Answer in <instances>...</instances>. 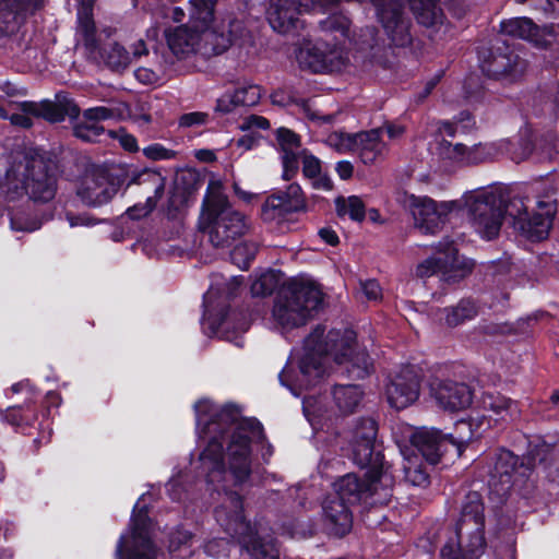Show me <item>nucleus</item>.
I'll return each mask as SVG.
<instances>
[{"label":"nucleus","mask_w":559,"mask_h":559,"mask_svg":"<svg viewBox=\"0 0 559 559\" xmlns=\"http://www.w3.org/2000/svg\"><path fill=\"white\" fill-rule=\"evenodd\" d=\"M197 433L205 443L197 462V473L214 490L224 491L223 502L215 509V519L253 559H278L272 539L257 537V530L246 521L242 501L229 484H243L251 474L252 443L263 439V428L253 418H242L231 405L218 406L203 399L194 404Z\"/></svg>","instance_id":"1"},{"label":"nucleus","mask_w":559,"mask_h":559,"mask_svg":"<svg viewBox=\"0 0 559 559\" xmlns=\"http://www.w3.org/2000/svg\"><path fill=\"white\" fill-rule=\"evenodd\" d=\"M557 189L544 190L536 201V212L528 213V198L521 192L510 193L502 185H490L465 192L460 200L436 202L428 197L409 195L405 206L415 227L423 234L435 235L448 221L449 214L465 210L476 233L491 240L499 235L508 215L514 229L532 241L545 239L557 213Z\"/></svg>","instance_id":"2"},{"label":"nucleus","mask_w":559,"mask_h":559,"mask_svg":"<svg viewBox=\"0 0 559 559\" xmlns=\"http://www.w3.org/2000/svg\"><path fill=\"white\" fill-rule=\"evenodd\" d=\"M324 332L323 326H316L305 338L301 349L292 353L278 376L281 384L296 397L320 382L331 359L340 365L349 362V372L356 378H365L371 371V359L365 349L356 345L353 330Z\"/></svg>","instance_id":"3"},{"label":"nucleus","mask_w":559,"mask_h":559,"mask_svg":"<svg viewBox=\"0 0 559 559\" xmlns=\"http://www.w3.org/2000/svg\"><path fill=\"white\" fill-rule=\"evenodd\" d=\"M215 7V0H189L188 23L166 32L167 45L178 60L222 53L242 36L241 23L237 21L230 24L227 35L213 28Z\"/></svg>","instance_id":"4"},{"label":"nucleus","mask_w":559,"mask_h":559,"mask_svg":"<svg viewBox=\"0 0 559 559\" xmlns=\"http://www.w3.org/2000/svg\"><path fill=\"white\" fill-rule=\"evenodd\" d=\"M323 293L309 280L295 278L287 282L276 294L272 321L281 333L286 334L306 325L319 311Z\"/></svg>","instance_id":"5"},{"label":"nucleus","mask_w":559,"mask_h":559,"mask_svg":"<svg viewBox=\"0 0 559 559\" xmlns=\"http://www.w3.org/2000/svg\"><path fill=\"white\" fill-rule=\"evenodd\" d=\"M484 506L477 492H469L452 536L441 549L442 559H478L485 548Z\"/></svg>","instance_id":"6"},{"label":"nucleus","mask_w":559,"mask_h":559,"mask_svg":"<svg viewBox=\"0 0 559 559\" xmlns=\"http://www.w3.org/2000/svg\"><path fill=\"white\" fill-rule=\"evenodd\" d=\"M364 476L354 473L342 476L335 484V496L353 506L360 502L369 504L385 503L393 486V477L384 465H368Z\"/></svg>","instance_id":"7"},{"label":"nucleus","mask_w":559,"mask_h":559,"mask_svg":"<svg viewBox=\"0 0 559 559\" xmlns=\"http://www.w3.org/2000/svg\"><path fill=\"white\" fill-rule=\"evenodd\" d=\"M94 0H80L76 19V40L85 47L93 57L97 55L108 68L116 72L124 71L131 63L130 52L119 43L112 41L100 49L99 41L104 34L109 36L107 29L97 32L93 20Z\"/></svg>","instance_id":"8"},{"label":"nucleus","mask_w":559,"mask_h":559,"mask_svg":"<svg viewBox=\"0 0 559 559\" xmlns=\"http://www.w3.org/2000/svg\"><path fill=\"white\" fill-rule=\"evenodd\" d=\"M147 495L143 493L136 501L131 516L130 530L121 534L116 551V559H156L157 549L153 543V524L147 516Z\"/></svg>","instance_id":"9"},{"label":"nucleus","mask_w":559,"mask_h":559,"mask_svg":"<svg viewBox=\"0 0 559 559\" xmlns=\"http://www.w3.org/2000/svg\"><path fill=\"white\" fill-rule=\"evenodd\" d=\"M241 284L242 277L237 276L231 277L229 283H213L203 297L202 325L204 331L210 335H222L237 346H242V340L239 336L233 337L228 334V322L225 318L223 302L225 297L231 296Z\"/></svg>","instance_id":"10"},{"label":"nucleus","mask_w":559,"mask_h":559,"mask_svg":"<svg viewBox=\"0 0 559 559\" xmlns=\"http://www.w3.org/2000/svg\"><path fill=\"white\" fill-rule=\"evenodd\" d=\"M22 176L26 193L35 201H50L56 193V176L50 165L37 153L25 156L24 164L8 171V177Z\"/></svg>","instance_id":"11"},{"label":"nucleus","mask_w":559,"mask_h":559,"mask_svg":"<svg viewBox=\"0 0 559 559\" xmlns=\"http://www.w3.org/2000/svg\"><path fill=\"white\" fill-rule=\"evenodd\" d=\"M481 71L497 80L514 81L526 70V61L506 41L497 39L489 48L478 51Z\"/></svg>","instance_id":"12"},{"label":"nucleus","mask_w":559,"mask_h":559,"mask_svg":"<svg viewBox=\"0 0 559 559\" xmlns=\"http://www.w3.org/2000/svg\"><path fill=\"white\" fill-rule=\"evenodd\" d=\"M199 225L216 248L230 246L248 229L246 217L233 207L215 213H201Z\"/></svg>","instance_id":"13"},{"label":"nucleus","mask_w":559,"mask_h":559,"mask_svg":"<svg viewBox=\"0 0 559 559\" xmlns=\"http://www.w3.org/2000/svg\"><path fill=\"white\" fill-rule=\"evenodd\" d=\"M299 67L313 73L341 71L348 58L344 49L337 45L330 46L323 40H304L296 50Z\"/></svg>","instance_id":"14"},{"label":"nucleus","mask_w":559,"mask_h":559,"mask_svg":"<svg viewBox=\"0 0 559 559\" xmlns=\"http://www.w3.org/2000/svg\"><path fill=\"white\" fill-rule=\"evenodd\" d=\"M378 22L390 41L404 47L412 41L411 19L405 0H371Z\"/></svg>","instance_id":"15"},{"label":"nucleus","mask_w":559,"mask_h":559,"mask_svg":"<svg viewBox=\"0 0 559 559\" xmlns=\"http://www.w3.org/2000/svg\"><path fill=\"white\" fill-rule=\"evenodd\" d=\"M509 142L507 140H499L497 142L477 143L472 146H466L462 143H450L442 141L439 144V156L442 160L451 165H477L480 163L489 162L501 155L503 147H507Z\"/></svg>","instance_id":"16"},{"label":"nucleus","mask_w":559,"mask_h":559,"mask_svg":"<svg viewBox=\"0 0 559 559\" xmlns=\"http://www.w3.org/2000/svg\"><path fill=\"white\" fill-rule=\"evenodd\" d=\"M377 430L372 418H359L347 433L353 460L360 467L383 465L381 453L374 449Z\"/></svg>","instance_id":"17"},{"label":"nucleus","mask_w":559,"mask_h":559,"mask_svg":"<svg viewBox=\"0 0 559 559\" xmlns=\"http://www.w3.org/2000/svg\"><path fill=\"white\" fill-rule=\"evenodd\" d=\"M420 372L414 366H403L391 373L385 385V396L395 409H404L415 403L420 393Z\"/></svg>","instance_id":"18"},{"label":"nucleus","mask_w":559,"mask_h":559,"mask_svg":"<svg viewBox=\"0 0 559 559\" xmlns=\"http://www.w3.org/2000/svg\"><path fill=\"white\" fill-rule=\"evenodd\" d=\"M531 471V466L525 464L523 460L520 461L510 451L501 450L497 453L493 468L490 471L489 486L502 497L513 486L522 484L528 478Z\"/></svg>","instance_id":"19"},{"label":"nucleus","mask_w":559,"mask_h":559,"mask_svg":"<svg viewBox=\"0 0 559 559\" xmlns=\"http://www.w3.org/2000/svg\"><path fill=\"white\" fill-rule=\"evenodd\" d=\"M471 270L472 263L461 260L453 243L447 242L438 249L437 257L428 258L418 264L417 275L429 277L440 272L443 281L455 282L464 277Z\"/></svg>","instance_id":"20"},{"label":"nucleus","mask_w":559,"mask_h":559,"mask_svg":"<svg viewBox=\"0 0 559 559\" xmlns=\"http://www.w3.org/2000/svg\"><path fill=\"white\" fill-rule=\"evenodd\" d=\"M118 180L103 168L88 170L78 187V197L88 206H100L109 202L118 192Z\"/></svg>","instance_id":"21"},{"label":"nucleus","mask_w":559,"mask_h":559,"mask_svg":"<svg viewBox=\"0 0 559 559\" xmlns=\"http://www.w3.org/2000/svg\"><path fill=\"white\" fill-rule=\"evenodd\" d=\"M429 393L438 407L449 412L465 409L473 402L471 388L465 383L450 379H431Z\"/></svg>","instance_id":"22"},{"label":"nucleus","mask_w":559,"mask_h":559,"mask_svg":"<svg viewBox=\"0 0 559 559\" xmlns=\"http://www.w3.org/2000/svg\"><path fill=\"white\" fill-rule=\"evenodd\" d=\"M509 142L501 154H507L516 163L525 160L534 151L532 134L528 130L521 131L516 142L506 139ZM542 158H552L557 155V134L555 130L543 132L535 145Z\"/></svg>","instance_id":"23"},{"label":"nucleus","mask_w":559,"mask_h":559,"mask_svg":"<svg viewBox=\"0 0 559 559\" xmlns=\"http://www.w3.org/2000/svg\"><path fill=\"white\" fill-rule=\"evenodd\" d=\"M44 3L45 0H0V36L16 34Z\"/></svg>","instance_id":"24"},{"label":"nucleus","mask_w":559,"mask_h":559,"mask_svg":"<svg viewBox=\"0 0 559 559\" xmlns=\"http://www.w3.org/2000/svg\"><path fill=\"white\" fill-rule=\"evenodd\" d=\"M501 34L512 38L525 39L540 48H547L556 43L557 35L554 27L538 28L531 19L513 17L500 24Z\"/></svg>","instance_id":"25"},{"label":"nucleus","mask_w":559,"mask_h":559,"mask_svg":"<svg viewBox=\"0 0 559 559\" xmlns=\"http://www.w3.org/2000/svg\"><path fill=\"white\" fill-rule=\"evenodd\" d=\"M466 0H409L411 8L418 23L425 26H435L442 24L444 20V10L442 5H447L448 10L454 15L461 16L465 9Z\"/></svg>","instance_id":"26"},{"label":"nucleus","mask_w":559,"mask_h":559,"mask_svg":"<svg viewBox=\"0 0 559 559\" xmlns=\"http://www.w3.org/2000/svg\"><path fill=\"white\" fill-rule=\"evenodd\" d=\"M411 442L417 451L415 453L430 464H437L448 448V437L435 428L416 429L411 436Z\"/></svg>","instance_id":"27"},{"label":"nucleus","mask_w":559,"mask_h":559,"mask_svg":"<svg viewBox=\"0 0 559 559\" xmlns=\"http://www.w3.org/2000/svg\"><path fill=\"white\" fill-rule=\"evenodd\" d=\"M58 102L45 100L41 103L24 102L22 108L26 112H32L33 117H41L50 122H60L64 118H76L80 114L79 107L66 96H57Z\"/></svg>","instance_id":"28"},{"label":"nucleus","mask_w":559,"mask_h":559,"mask_svg":"<svg viewBox=\"0 0 559 559\" xmlns=\"http://www.w3.org/2000/svg\"><path fill=\"white\" fill-rule=\"evenodd\" d=\"M487 426L515 420L520 415L518 403L499 393H485L481 400Z\"/></svg>","instance_id":"29"},{"label":"nucleus","mask_w":559,"mask_h":559,"mask_svg":"<svg viewBox=\"0 0 559 559\" xmlns=\"http://www.w3.org/2000/svg\"><path fill=\"white\" fill-rule=\"evenodd\" d=\"M277 142L282 152V177L284 180H290L299 169V138L289 129L280 128L277 130Z\"/></svg>","instance_id":"30"},{"label":"nucleus","mask_w":559,"mask_h":559,"mask_svg":"<svg viewBox=\"0 0 559 559\" xmlns=\"http://www.w3.org/2000/svg\"><path fill=\"white\" fill-rule=\"evenodd\" d=\"M355 152L365 165H373L384 159L388 146L381 140V130L372 129L357 133Z\"/></svg>","instance_id":"31"},{"label":"nucleus","mask_w":559,"mask_h":559,"mask_svg":"<svg viewBox=\"0 0 559 559\" xmlns=\"http://www.w3.org/2000/svg\"><path fill=\"white\" fill-rule=\"evenodd\" d=\"M331 394L333 404L330 413L342 416L356 412L365 396L364 390L357 384H337Z\"/></svg>","instance_id":"32"},{"label":"nucleus","mask_w":559,"mask_h":559,"mask_svg":"<svg viewBox=\"0 0 559 559\" xmlns=\"http://www.w3.org/2000/svg\"><path fill=\"white\" fill-rule=\"evenodd\" d=\"M306 207V200L301 188L297 183H292L285 191L267 198L264 209L265 213L269 210L278 211L280 213L298 212Z\"/></svg>","instance_id":"33"},{"label":"nucleus","mask_w":559,"mask_h":559,"mask_svg":"<svg viewBox=\"0 0 559 559\" xmlns=\"http://www.w3.org/2000/svg\"><path fill=\"white\" fill-rule=\"evenodd\" d=\"M349 506L335 495L326 497L323 501V512L326 519L334 525L335 534L344 535L352 527V513Z\"/></svg>","instance_id":"34"},{"label":"nucleus","mask_w":559,"mask_h":559,"mask_svg":"<svg viewBox=\"0 0 559 559\" xmlns=\"http://www.w3.org/2000/svg\"><path fill=\"white\" fill-rule=\"evenodd\" d=\"M477 313L478 307L472 299H462L456 306L440 310L438 320H443L447 326L455 328L473 320Z\"/></svg>","instance_id":"35"},{"label":"nucleus","mask_w":559,"mask_h":559,"mask_svg":"<svg viewBox=\"0 0 559 559\" xmlns=\"http://www.w3.org/2000/svg\"><path fill=\"white\" fill-rule=\"evenodd\" d=\"M171 66L173 61L170 59L156 55L154 68L139 67L134 70V78L145 85L158 84L169 76Z\"/></svg>","instance_id":"36"},{"label":"nucleus","mask_w":559,"mask_h":559,"mask_svg":"<svg viewBox=\"0 0 559 559\" xmlns=\"http://www.w3.org/2000/svg\"><path fill=\"white\" fill-rule=\"evenodd\" d=\"M131 183L144 187L146 192L152 191L153 195L150 198L159 200L165 191L166 178L157 170L143 169L132 175Z\"/></svg>","instance_id":"37"},{"label":"nucleus","mask_w":559,"mask_h":559,"mask_svg":"<svg viewBox=\"0 0 559 559\" xmlns=\"http://www.w3.org/2000/svg\"><path fill=\"white\" fill-rule=\"evenodd\" d=\"M404 457L403 471L406 481L414 486H426L428 484V474L425 471L421 459L412 450H402Z\"/></svg>","instance_id":"38"},{"label":"nucleus","mask_w":559,"mask_h":559,"mask_svg":"<svg viewBox=\"0 0 559 559\" xmlns=\"http://www.w3.org/2000/svg\"><path fill=\"white\" fill-rule=\"evenodd\" d=\"M302 173L316 189L330 191L333 188L332 180L321 170V162L311 154H302Z\"/></svg>","instance_id":"39"},{"label":"nucleus","mask_w":559,"mask_h":559,"mask_svg":"<svg viewBox=\"0 0 559 559\" xmlns=\"http://www.w3.org/2000/svg\"><path fill=\"white\" fill-rule=\"evenodd\" d=\"M225 209H231L223 192L221 180H211L203 200L202 213H215Z\"/></svg>","instance_id":"40"},{"label":"nucleus","mask_w":559,"mask_h":559,"mask_svg":"<svg viewBox=\"0 0 559 559\" xmlns=\"http://www.w3.org/2000/svg\"><path fill=\"white\" fill-rule=\"evenodd\" d=\"M127 106L119 104L116 106H98L84 110L83 118L90 121H105L111 119H120L127 114Z\"/></svg>","instance_id":"41"},{"label":"nucleus","mask_w":559,"mask_h":559,"mask_svg":"<svg viewBox=\"0 0 559 559\" xmlns=\"http://www.w3.org/2000/svg\"><path fill=\"white\" fill-rule=\"evenodd\" d=\"M474 433L472 420H459L455 424L454 433L444 436L448 437V445L455 447L457 455H461L465 444L473 439Z\"/></svg>","instance_id":"42"},{"label":"nucleus","mask_w":559,"mask_h":559,"mask_svg":"<svg viewBox=\"0 0 559 559\" xmlns=\"http://www.w3.org/2000/svg\"><path fill=\"white\" fill-rule=\"evenodd\" d=\"M335 205L340 216H349L354 221H362L365 218V205L356 195L347 199L338 198Z\"/></svg>","instance_id":"43"},{"label":"nucleus","mask_w":559,"mask_h":559,"mask_svg":"<svg viewBox=\"0 0 559 559\" xmlns=\"http://www.w3.org/2000/svg\"><path fill=\"white\" fill-rule=\"evenodd\" d=\"M320 28L325 33L335 34L334 39L346 38L349 34V21L341 14H333L320 22Z\"/></svg>","instance_id":"44"},{"label":"nucleus","mask_w":559,"mask_h":559,"mask_svg":"<svg viewBox=\"0 0 559 559\" xmlns=\"http://www.w3.org/2000/svg\"><path fill=\"white\" fill-rule=\"evenodd\" d=\"M302 409L308 421L313 427L320 425L322 419L331 417L316 396H305L302 400Z\"/></svg>","instance_id":"45"},{"label":"nucleus","mask_w":559,"mask_h":559,"mask_svg":"<svg viewBox=\"0 0 559 559\" xmlns=\"http://www.w3.org/2000/svg\"><path fill=\"white\" fill-rule=\"evenodd\" d=\"M278 286V278L274 271H266L255 276L251 284L253 296L270 295Z\"/></svg>","instance_id":"46"},{"label":"nucleus","mask_w":559,"mask_h":559,"mask_svg":"<svg viewBox=\"0 0 559 559\" xmlns=\"http://www.w3.org/2000/svg\"><path fill=\"white\" fill-rule=\"evenodd\" d=\"M357 134L345 132H332L326 138V144L337 153L345 154L355 152Z\"/></svg>","instance_id":"47"},{"label":"nucleus","mask_w":559,"mask_h":559,"mask_svg":"<svg viewBox=\"0 0 559 559\" xmlns=\"http://www.w3.org/2000/svg\"><path fill=\"white\" fill-rule=\"evenodd\" d=\"M258 247L253 242H241L237 245L230 253L233 262L240 269H247L249 263L254 259Z\"/></svg>","instance_id":"48"},{"label":"nucleus","mask_w":559,"mask_h":559,"mask_svg":"<svg viewBox=\"0 0 559 559\" xmlns=\"http://www.w3.org/2000/svg\"><path fill=\"white\" fill-rule=\"evenodd\" d=\"M237 106H253L261 97V88L258 85H245L233 92Z\"/></svg>","instance_id":"49"},{"label":"nucleus","mask_w":559,"mask_h":559,"mask_svg":"<svg viewBox=\"0 0 559 559\" xmlns=\"http://www.w3.org/2000/svg\"><path fill=\"white\" fill-rule=\"evenodd\" d=\"M143 154L145 157L152 160L171 159L176 155L174 151L166 148L164 145L159 143H154L144 147Z\"/></svg>","instance_id":"50"},{"label":"nucleus","mask_w":559,"mask_h":559,"mask_svg":"<svg viewBox=\"0 0 559 559\" xmlns=\"http://www.w3.org/2000/svg\"><path fill=\"white\" fill-rule=\"evenodd\" d=\"M156 199L147 197L144 203H139L127 210V215L132 219H141L147 216L157 204Z\"/></svg>","instance_id":"51"},{"label":"nucleus","mask_w":559,"mask_h":559,"mask_svg":"<svg viewBox=\"0 0 559 559\" xmlns=\"http://www.w3.org/2000/svg\"><path fill=\"white\" fill-rule=\"evenodd\" d=\"M193 540V535L188 531L177 530L174 532L169 539V550L175 552L180 550L182 547L188 546L191 547Z\"/></svg>","instance_id":"52"},{"label":"nucleus","mask_w":559,"mask_h":559,"mask_svg":"<svg viewBox=\"0 0 559 559\" xmlns=\"http://www.w3.org/2000/svg\"><path fill=\"white\" fill-rule=\"evenodd\" d=\"M209 121V115L202 111L183 114L179 118V126L182 128H192L203 126Z\"/></svg>","instance_id":"53"},{"label":"nucleus","mask_w":559,"mask_h":559,"mask_svg":"<svg viewBox=\"0 0 559 559\" xmlns=\"http://www.w3.org/2000/svg\"><path fill=\"white\" fill-rule=\"evenodd\" d=\"M270 127V122L267 119L261 116H249L246 117L240 123V129L242 131L255 132L257 130H266Z\"/></svg>","instance_id":"54"},{"label":"nucleus","mask_w":559,"mask_h":559,"mask_svg":"<svg viewBox=\"0 0 559 559\" xmlns=\"http://www.w3.org/2000/svg\"><path fill=\"white\" fill-rule=\"evenodd\" d=\"M104 129H90L86 123H82L81 121L76 123L73 129L74 135L76 138L87 142L97 141V139L104 133Z\"/></svg>","instance_id":"55"},{"label":"nucleus","mask_w":559,"mask_h":559,"mask_svg":"<svg viewBox=\"0 0 559 559\" xmlns=\"http://www.w3.org/2000/svg\"><path fill=\"white\" fill-rule=\"evenodd\" d=\"M109 135L117 139L120 145L128 152H136L139 150L135 136L120 129L118 131H109Z\"/></svg>","instance_id":"56"},{"label":"nucleus","mask_w":559,"mask_h":559,"mask_svg":"<svg viewBox=\"0 0 559 559\" xmlns=\"http://www.w3.org/2000/svg\"><path fill=\"white\" fill-rule=\"evenodd\" d=\"M229 543L224 538L213 539L205 544V552L212 557L227 555Z\"/></svg>","instance_id":"57"},{"label":"nucleus","mask_w":559,"mask_h":559,"mask_svg":"<svg viewBox=\"0 0 559 559\" xmlns=\"http://www.w3.org/2000/svg\"><path fill=\"white\" fill-rule=\"evenodd\" d=\"M2 418L13 426H21L29 423V417L22 413L21 407H9L2 413Z\"/></svg>","instance_id":"58"},{"label":"nucleus","mask_w":559,"mask_h":559,"mask_svg":"<svg viewBox=\"0 0 559 559\" xmlns=\"http://www.w3.org/2000/svg\"><path fill=\"white\" fill-rule=\"evenodd\" d=\"M360 288L364 296L368 300H378L381 298L382 292L381 287L374 280H368L360 283Z\"/></svg>","instance_id":"59"},{"label":"nucleus","mask_w":559,"mask_h":559,"mask_svg":"<svg viewBox=\"0 0 559 559\" xmlns=\"http://www.w3.org/2000/svg\"><path fill=\"white\" fill-rule=\"evenodd\" d=\"M186 477L187 474L179 473L167 484V491L173 500H180L182 498L181 486Z\"/></svg>","instance_id":"60"},{"label":"nucleus","mask_w":559,"mask_h":559,"mask_svg":"<svg viewBox=\"0 0 559 559\" xmlns=\"http://www.w3.org/2000/svg\"><path fill=\"white\" fill-rule=\"evenodd\" d=\"M259 140L260 136L258 135L257 132H248L247 134L238 139L235 142V144L242 151H249L258 145Z\"/></svg>","instance_id":"61"},{"label":"nucleus","mask_w":559,"mask_h":559,"mask_svg":"<svg viewBox=\"0 0 559 559\" xmlns=\"http://www.w3.org/2000/svg\"><path fill=\"white\" fill-rule=\"evenodd\" d=\"M67 221L71 227L93 226L96 224V221L88 214L73 215L71 213H68Z\"/></svg>","instance_id":"62"},{"label":"nucleus","mask_w":559,"mask_h":559,"mask_svg":"<svg viewBox=\"0 0 559 559\" xmlns=\"http://www.w3.org/2000/svg\"><path fill=\"white\" fill-rule=\"evenodd\" d=\"M377 130H381L382 133H386L388 138L395 141L402 138L405 132V128L402 124L397 123H385L381 128Z\"/></svg>","instance_id":"63"},{"label":"nucleus","mask_w":559,"mask_h":559,"mask_svg":"<svg viewBox=\"0 0 559 559\" xmlns=\"http://www.w3.org/2000/svg\"><path fill=\"white\" fill-rule=\"evenodd\" d=\"M237 106L231 92H226L217 99L216 109L221 112H229Z\"/></svg>","instance_id":"64"}]
</instances>
